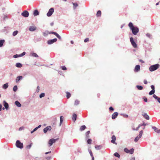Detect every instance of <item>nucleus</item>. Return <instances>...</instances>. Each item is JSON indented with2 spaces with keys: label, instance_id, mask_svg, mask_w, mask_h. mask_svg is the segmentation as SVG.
Segmentation results:
<instances>
[{
  "label": "nucleus",
  "instance_id": "31",
  "mask_svg": "<svg viewBox=\"0 0 160 160\" xmlns=\"http://www.w3.org/2000/svg\"><path fill=\"white\" fill-rule=\"evenodd\" d=\"M4 40H0V47H1L2 46L3 43L4 42Z\"/></svg>",
  "mask_w": 160,
  "mask_h": 160
},
{
  "label": "nucleus",
  "instance_id": "61",
  "mask_svg": "<svg viewBox=\"0 0 160 160\" xmlns=\"http://www.w3.org/2000/svg\"><path fill=\"white\" fill-rule=\"evenodd\" d=\"M99 146H98L97 147L96 146L95 148L97 149H99Z\"/></svg>",
  "mask_w": 160,
  "mask_h": 160
},
{
  "label": "nucleus",
  "instance_id": "60",
  "mask_svg": "<svg viewBox=\"0 0 160 160\" xmlns=\"http://www.w3.org/2000/svg\"><path fill=\"white\" fill-rule=\"evenodd\" d=\"M2 105L1 104H0V111L2 110Z\"/></svg>",
  "mask_w": 160,
  "mask_h": 160
},
{
  "label": "nucleus",
  "instance_id": "9",
  "mask_svg": "<svg viewBox=\"0 0 160 160\" xmlns=\"http://www.w3.org/2000/svg\"><path fill=\"white\" fill-rule=\"evenodd\" d=\"M22 15L25 17H27L29 16V13L27 11H24L21 14Z\"/></svg>",
  "mask_w": 160,
  "mask_h": 160
},
{
  "label": "nucleus",
  "instance_id": "22",
  "mask_svg": "<svg viewBox=\"0 0 160 160\" xmlns=\"http://www.w3.org/2000/svg\"><path fill=\"white\" fill-rule=\"evenodd\" d=\"M38 11L37 10L34 11L33 12V14L35 16H36L39 15Z\"/></svg>",
  "mask_w": 160,
  "mask_h": 160
},
{
  "label": "nucleus",
  "instance_id": "13",
  "mask_svg": "<svg viewBox=\"0 0 160 160\" xmlns=\"http://www.w3.org/2000/svg\"><path fill=\"white\" fill-rule=\"evenodd\" d=\"M118 113L117 112H114L112 115V119H115L118 116Z\"/></svg>",
  "mask_w": 160,
  "mask_h": 160
},
{
  "label": "nucleus",
  "instance_id": "19",
  "mask_svg": "<svg viewBox=\"0 0 160 160\" xmlns=\"http://www.w3.org/2000/svg\"><path fill=\"white\" fill-rule=\"evenodd\" d=\"M22 76H19L17 77V78L16 80V82H18L19 80L22 79Z\"/></svg>",
  "mask_w": 160,
  "mask_h": 160
},
{
  "label": "nucleus",
  "instance_id": "62",
  "mask_svg": "<svg viewBox=\"0 0 160 160\" xmlns=\"http://www.w3.org/2000/svg\"><path fill=\"white\" fill-rule=\"evenodd\" d=\"M51 152V151L46 152L45 153V154H48V153H50Z\"/></svg>",
  "mask_w": 160,
  "mask_h": 160
},
{
  "label": "nucleus",
  "instance_id": "58",
  "mask_svg": "<svg viewBox=\"0 0 160 160\" xmlns=\"http://www.w3.org/2000/svg\"><path fill=\"white\" fill-rule=\"evenodd\" d=\"M157 100L158 102L160 103V98H158Z\"/></svg>",
  "mask_w": 160,
  "mask_h": 160
},
{
  "label": "nucleus",
  "instance_id": "33",
  "mask_svg": "<svg viewBox=\"0 0 160 160\" xmlns=\"http://www.w3.org/2000/svg\"><path fill=\"white\" fill-rule=\"evenodd\" d=\"M155 92V90H152L149 92V94L150 95H152Z\"/></svg>",
  "mask_w": 160,
  "mask_h": 160
},
{
  "label": "nucleus",
  "instance_id": "28",
  "mask_svg": "<svg viewBox=\"0 0 160 160\" xmlns=\"http://www.w3.org/2000/svg\"><path fill=\"white\" fill-rule=\"evenodd\" d=\"M86 129V126L85 125H82L81 127L80 128V130H84Z\"/></svg>",
  "mask_w": 160,
  "mask_h": 160
},
{
  "label": "nucleus",
  "instance_id": "43",
  "mask_svg": "<svg viewBox=\"0 0 160 160\" xmlns=\"http://www.w3.org/2000/svg\"><path fill=\"white\" fill-rule=\"evenodd\" d=\"M41 126V125H39L38 127H37L35 128H34L33 130H37L38 128L40 127Z\"/></svg>",
  "mask_w": 160,
  "mask_h": 160
},
{
  "label": "nucleus",
  "instance_id": "52",
  "mask_svg": "<svg viewBox=\"0 0 160 160\" xmlns=\"http://www.w3.org/2000/svg\"><path fill=\"white\" fill-rule=\"evenodd\" d=\"M145 102H147V99L146 97H144L143 98Z\"/></svg>",
  "mask_w": 160,
  "mask_h": 160
},
{
  "label": "nucleus",
  "instance_id": "26",
  "mask_svg": "<svg viewBox=\"0 0 160 160\" xmlns=\"http://www.w3.org/2000/svg\"><path fill=\"white\" fill-rule=\"evenodd\" d=\"M67 93V99H68L71 97V94L70 92H66Z\"/></svg>",
  "mask_w": 160,
  "mask_h": 160
},
{
  "label": "nucleus",
  "instance_id": "30",
  "mask_svg": "<svg viewBox=\"0 0 160 160\" xmlns=\"http://www.w3.org/2000/svg\"><path fill=\"white\" fill-rule=\"evenodd\" d=\"M51 127L50 126H48L45 128L43 130H51Z\"/></svg>",
  "mask_w": 160,
  "mask_h": 160
},
{
  "label": "nucleus",
  "instance_id": "10",
  "mask_svg": "<svg viewBox=\"0 0 160 160\" xmlns=\"http://www.w3.org/2000/svg\"><path fill=\"white\" fill-rule=\"evenodd\" d=\"M145 124H140L138 127L137 129V130L139 129H145Z\"/></svg>",
  "mask_w": 160,
  "mask_h": 160
},
{
  "label": "nucleus",
  "instance_id": "15",
  "mask_svg": "<svg viewBox=\"0 0 160 160\" xmlns=\"http://www.w3.org/2000/svg\"><path fill=\"white\" fill-rule=\"evenodd\" d=\"M140 66L138 65H136L134 71L135 72H138L140 70Z\"/></svg>",
  "mask_w": 160,
  "mask_h": 160
},
{
  "label": "nucleus",
  "instance_id": "8",
  "mask_svg": "<svg viewBox=\"0 0 160 160\" xmlns=\"http://www.w3.org/2000/svg\"><path fill=\"white\" fill-rule=\"evenodd\" d=\"M58 139V138L56 139H54L53 138L50 139L48 142V144L49 145V146H52V144L53 143H55L56 141H57Z\"/></svg>",
  "mask_w": 160,
  "mask_h": 160
},
{
  "label": "nucleus",
  "instance_id": "56",
  "mask_svg": "<svg viewBox=\"0 0 160 160\" xmlns=\"http://www.w3.org/2000/svg\"><path fill=\"white\" fill-rule=\"evenodd\" d=\"M146 35L147 37H150V36H151V35L149 33H147V34H146Z\"/></svg>",
  "mask_w": 160,
  "mask_h": 160
},
{
  "label": "nucleus",
  "instance_id": "6",
  "mask_svg": "<svg viewBox=\"0 0 160 160\" xmlns=\"http://www.w3.org/2000/svg\"><path fill=\"white\" fill-rule=\"evenodd\" d=\"M130 40L133 47L135 48H136L137 46L136 42L134 41L133 38L132 37H131L130 38Z\"/></svg>",
  "mask_w": 160,
  "mask_h": 160
},
{
  "label": "nucleus",
  "instance_id": "14",
  "mask_svg": "<svg viewBox=\"0 0 160 160\" xmlns=\"http://www.w3.org/2000/svg\"><path fill=\"white\" fill-rule=\"evenodd\" d=\"M36 29V27L33 26H30L29 28V30L30 31H33Z\"/></svg>",
  "mask_w": 160,
  "mask_h": 160
},
{
  "label": "nucleus",
  "instance_id": "34",
  "mask_svg": "<svg viewBox=\"0 0 160 160\" xmlns=\"http://www.w3.org/2000/svg\"><path fill=\"white\" fill-rule=\"evenodd\" d=\"M92 140L90 139H89L87 140V143L88 144H90L92 143Z\"/></svg>",
  "mask_w": 160,
  "mask_h": 160
},
{
  "label": "nucleus",
  "instance_id": "38",
  "mask_svg": "<svg viewBox=\"0 0 160 160\" xmlns=\"http://www.w3.org/2000/svg\"><path fill=\"white\" fill-rule=\"evenodd\" d=\"M17 86H15L13 87V91H14V92H16V91H17Z\"/></svg>",
  "mask_w": 160,
  "mask_h": 160
},
{
  "label": "nucleus",
  "instance_id": "29",
  "mask_svg": "<svg viewBox=\"0 0 160 160\" xmlns=\"http://www.w3.org/2000/svg\"><path fill=\"white\" fill-rule=\"evenodd\" d=\"M60 125H61L63 121V117L62 116H61L60 117Z\"/></svg>",
  "mask_w": 160,
  "mask_h": 160
},
{
  "label": "nucleus",
  "instance_id": "2",
  "mask_svg": "<svg viewBox=\"0 0 160 160\" xmlns=\"http://www.w3.org/2000/svg\"><path fill=\"white\" fill-rule=\"evenodd\" d=\"M159 64H156L152 65L149 67V70L151 72L153 71L158 69L159 68Z\"/></svg>",
  "mask_w": 160,
  "mask_h": 160
},
{
  "label": "nucleus",
  "instance_id": "17",
  "mask_svg": "<svg viewBox=\"0 0 160 160\" xmlns=\"http://www.w3.org/2000/svg\"><path fill=\"white\" fill-rule=\"evenodd\" d=\"M142 116L146 118V119L148 120L149 119V116L146 113H144L142 114Z\"/></svg>",
  "mask_w": 160,
  "mask_h": 160
},
{
  "label": "nucleus",
  "instance_id": "23",
  "mask_svg": "<svg viewBox=\"0 0 160 160\" xmlns=\"http://www.w3.org/2000/svg\"><path fill=\"white\" fill-rule=\"evenodd\" d=\"M16 66L18 68H20L22 67V65L21 63L18 62L16 64Z\"/></svg>",
  "mask_w": 160,
  "mask_h": 160
},
{
  "label": "nucleus",
  "instance_id": "45",
  "mask_svg": "<svg viewBox=\"0 0 160 160\" xmlns=\"http://www.w3.org/2000/svg\"><path fill=\"white\" fill-rule=\"evenodd\" d=\"M89 40V39L88 38H86V39H84V42H88Z\"/></svg>",
  "mask_w": 160,
  "mask_h": 160
},
{
  "label": "nucleus",
  "instance_id": "46",
  "mask_svg": "<svg viewBox=\"0 0 160 160\" xmlns=\"http://www.w3.org/2000/svg\"><path fill=\"white\" fill-rule=\"evenodd\" d=\"M62 68L63 70H65L67 69L64 66H62Z\"/></svg>",
  "mask_w": 160,
  "mask_h": 160
},
{
  "label": "nucleus",
  "instance_id": "3",
  "mask_svg": "<svg viewBox=\"0 0 160 160\" xmlns=\"http://www.w3.org/2000/svg\"><path fill=\"white\" fill-rule=\"evenodd\" d=\"M16 145L17 147L20 148H23V143L19 140H17L16 141Z\"/></svg>",
  "mask_w": 160,
  "mask_h": 160
},
{
  "label": "nucleus",
  "instance_id": "47",
  "mask_svg": "<svg viewBox=\"0 0 160 160\" xmlns=\"http://www.w3.org/2000/svg\"><path fill=\"white\" fill-rule=\"evenodd\" d=\"M153 97L155 98V99H157L158 98V97L156 95H155V94H154L153 95Z\"/></svg>",
  "mask_w": 160,
  "mask_h": 160
},
{
  "label": "nucleus",
  "instance_id": "41",
  "mask_svg": "<svg viewBox=\"0 0 160 160\" xmlns=\"http://www.w3.org/2000/svg\"><path fill=\"white\" fill-rule=\"evenodd\" d=\"M25 54V52H23L22 54H19V57H22V56L24 55Z\"/></svg>",
  "mask_w": 160,
  "mask_h": 160
},
{
  "label": "nucleus",
  "instance_id": "32",
  "mask_svg": "<svg viewBox=\"0 0 160 160\" xmlns=\"http://www.w3.org/2000/svg\"><path fill=\"white\" fill-rule=\"evenodd\" d=\"M114 155L115 156L117 157L118 158H120V156L119 154H118V152L115 153H114Z\"/></svg>",
  "mask_w": 160,
  "mask_h": 160
},
{
  "label": "nucleus",
  "instance_id": "21",
  "mask_svg": "<svg viewBox=\"0 0 160 160\" xmlns=\"http://www.w3.org/2000/svg\"><path fill=\"white\" fill-rule=\"evenodd\" d=\"M15 104L18 107H21V104L18 101H16L15 102Z\"/></svg>",
  "mask_w": 160,
  "mask_h": 160
},
{
  "label": "nucleus",
  "instance_id": "20",
  "mask_svg": "<svg viewBox=\"0 0 160 160\" xmlns=\"http://www.w3.org/2000/svg\"><path fill=\"white\" fill-rule=\"evenodd\" d=\"M77 115L75 114H73L72 116V120L75 122L76 120Z\"/></svg>",
  "mask_w": 160,
  "mask_h": 160
},
{
  "label": "nucleus",
  "instance_id": "24",
  "mask_svg": "<svg viewBox=\"0 0 160 160\" xmlns=\"http://www.w3.org/2000/svg\"><path fill=\"white\" fill-rule=\"evenodd\" d=\"M101 15V12L100 10L98 11L96 14V16L97 17H100Z\"/></svg>",
  "mask_w": 160,
  "mask_h": 160
},
{
  "label": "nucleus",
  "instance_id": "27",
  "mask_svg": "<svg viewBox=\"0 0 160 160\" xmlns=\"http://www.w3.org/2000/svg\"><path fill=\"white\" fill-rule=\"evenodd\" d=\"M137 88L139 90H141L143 89V87L141 86L137 85L136 86Z\"/></svg>",
  "mask_w": 160,
  "mask_h": 160
},
{
  "label": "nucleus",
  "instance_id": "7",
  "mask_svg": "<svg viewBox=\"0 0 160 160\" xmlns=\"http://www.w3.org/2000/svg\"><path fill=\"white\" fill-rule=\"evenodd\" d=\"M54 10L53 8H51L48 12L47 13V16L48 17H50L52 15L53 13L54 12Z\"/></svg>",
  "mask_w": 160,
  "mask_h": 160
},
{
  "label": "nucleus",
  "instance_id": "12",
  "mask_svg": "<svg viewBox=\"0 0 160 160\" xmlns=\"http://www.w3.org/2000/svg\"><path fill=\"white\" fill-rule=\"evenodd\" d=\"M49 34H52L55 35L59 39H61V37L57 33L53 32H49Z\"/></svg>",
  "mask_w": 160,
  "mask_h": 160
},
{
  "label": "nucleus",
  "instance_id": "1",
  "mask_svg": "<svg viewBox=\"0 0 160 160\" xmlns=\"http://www.w3.org/2000/svg\"><path fill=\"white\" fill-rule=\"evenodd\" d=\"M128 26L132 30V33L134 35H136L139 32L138 28L137 27H134L132 23L131 22L129 23Z\"/></svg>",
  "mask_w": 160,
  "mask_h": 160
},
{
  "label": "nucleus",
  "instance_id": "57",
  "mask_svg": "<svg viewBox=\"0 0 160 160\" xmlns=\"http://www.w3.org/2000/svg\"><path fill=\"white\" fill-rule=\"evenodd\" d=\"M24 129V127H21L19 128V130H22V129Z\"/></svg>",
  "mask_w": 160,
  "mask_h": 160
},
{
  "label": "nucleus",
  "instance_id": "54",
  "mask_svg": "<svg viewBox=\"0 0 160 160\" xmlns=\"http://www.w3.org/2000/svg\"><path fill=\"white\" fill-rule=\"evenodd\" d=\"M89 153H90V155L91 156V157H92L93 156V155H92V152L90 150L89 151Z\"/></svg>",
  "mask_w": 160,
  "mask_h": 160
},
{
  "label": "nucleus",
  "instance_id": "55",
  "mask_svg": "<svg viewBox=\"0 0 160 160\" xmlns=\"http://www.w3.org/2000/svg\"><path fill=\"white\" fill-rule=\"evenodd\" d=\"M144 83L145 84H147L148 83V82L146 80H145L144 81Z\"/></svg>",
  "mask_w": 160,
  "mask_h": 160
},
{
  "label": "nucleus",
  "instance_id": "39",
  "mask_svg": "<svg viewBox=\"0 0 160 160\" xmlns=\"http://www.w3.org/2000/svg\"><path fill=\"white\" fill-rule=\"evenodd\" d=\"M32 55L33 56H34V57H38V55L35 53H32Z\"/></svg>",
  "mask_w": 160,
  "mask_h": 160
},
{
  "label": "nucleus",
  "instance_id": "42",
  "mask_svg": "<svg viewBox=\"0 0 160 160\" xmlns=\"http://www.w3.org/2000/svg\"><path fill=\"white\" fill-rule=\"evenodd\" d=\"M155 132H153L154 134H159L160 133V131H154Z\"/></svg>",
  "mask_w": 160,
  "mask_h": 160
},
{
  "label": "nucleus",
  "instance_id": "63",
  "mask_svg": "<svg viewBox=\"0 0 160 160\" xmlns=\"http://www.w3.org/2000/svg\"><path fill=\"white\" fill-rule=\"evenodd\" d=\"M87 134H89L90 133V132L89 131H88V132H86Z\"/></svg>",
  "mask_w": 160,
  "mask_h": 160
},
{
  "label": "nucleus",
  "instance_id": "50",
  "mask_svg": "<svg viewBox=\"0 0 160 160\" xmlns=\"http://www.w3.org/2000/svg\"><path fill=\"white\" fill-rule=\"evenodd\" d=\"M151 88H152V90H155V87H154V85H152L151 86Z\"/></svg>",
  "mask_w": 160,
  "mask_h": 160
},
{
  "label": "nucleus",
  "instance_id": "25",
  "mask_svg": "<svg viewBox=\"0 0 160 160\" xmlns=\"http://www.w3.org/2000/svg\"><path fill=\"white\" fill-rule=\"evenodd\" d=\"M8 87V83H7L4 84L2 86V88L4 89H6Z\"/></svg>",
  "mask_w": 160,
  "mask_h": 160
},
{
  "label": "nucleus",
  "instance_id": "35",
  "mask_svg": "<svg viewBox=\"0 0 160 160\" xmlns=\"http://www.w3.org/2000/svg\"><path fill=\"white\" fill-rule=\"evenodd\" d=\"M79 101L76 100L75 101L74 104L75 105H78L79 104Z\"/></svg>",
  "mask_w": 160,
  "mask_h": 160
},
{
  "label": "nucleus",
  "instance_id": "51",
  "mask_svg": "<svg viewBox=\"0 0 160 160\" xmlns=\"http://www.w3.org/2000/svg\"><path fill=\"white\" fill-rule=\"evenodd\" d=\"M73 4L74 6L75 7H76L78 6V4L76 3H73Z\"/></svg>",
  "mask_w": 160,
  "mask_h": 160
},
{
  "label": "nucleus",
  "instance_id": "4",
  "mask_svg": "<svg viewBox=\"0 0 160 160\" xmlns=\"http://www.w3.org/2000/svg\"><path fill=\"white\" fill-rule=\"evenodd\" d=\"M143 133V131H141L139 132V134L138 136H137L134 139V142H137L139 139L140 138L142 137Z\"/></svg>",
  "mask_w": 160,
  "mask_h": 160
},
{
  "label": "nucleus",
  "instance_id": "16",
  "mask_svg": "<svg viewBox=\"0 0 160 160\" xmlns=\"http://www.w3.org/2000/svg\"><path fill=\"white\" fill-rule=\"evenodd\" d=\"M112 140L111 142L113 143H115V140H116V137L114 135H113L112 137Z\"/></svg>",
  "mask_w": 160,
  "mask_h": 160
},
{
  "label": "nucleus",
  "instance_id": "18",
  "mask_svg": "<svg viewBox=\"0 0 160 160\" xmlns=\"http://www.w3.org/2000/svg\"><path fill=\"white\" fill-rule=\"evenodd\" d=\"M3 104L5 108L7 109L8 108V104L5 101H3Z\"/></svg>",
  "mask_w": 160,
  "mask_h": 160
},
{
  "label": "nucleus",
  "instance_id": "11",
  "mask_svg": "<svg viewBox=\"0 0 160 160\" xmlns=\"http://www.w3.org/2000/svg\"><path fill=\"white\" fill-rule=\"evenodd\" d=\"M57 41V38H54L53 39L50 40H48V44H51Z\"/></svg>",
  "mask_w": 160,
  "mask_h": 160
},
{
  "label": "nucleus",
  "instance_id": "36",
  "mask_svg": "<svg viewBox=\"0 0 160 160\" xmlns=\"http://www.w3.org/2000/svg\"><path fill=\"white\" fill-rule=\"evenodd\" d=\"M18 31H14L12 33V35L13 36L16 35L18 33Z\"/></svg>",
  "mask_w": 160,
  "mask_h": 160
},
{
  "label": "nucleus",
  "instance_id": "5",
  "mask_svg": "<svg viewBox=\"0 0 160 160\" xmlns=\"http://www.w3.org/2000/svg\"><path fill=\"white\" fill-rule=\"evenodd\" d=\"M125 152L127 153H129L130 154H132L134 152V150L133 148H131L130 150H128L127 148H125L124 149Z\"/></svg>",
  "mask_w": 160,
  "mask_h": 160
},
{
  "label": "nucleus",
  "instance_id": "44",
  "mask_svg": "<svg viewBox=\"0 0 160 160\" xmlns=\"http://www.w3.org/2000/svg\"><path fill=\"white\" fill-rule=\"evenodd\" d=\"M109 110L111 112L114 110V108L112 107H110L109 108Z\"/></svg>",
  "mask_w": 160,
  "mask_h": 160
},
{
  "label": "nucleus",
  "instance_id": "48",
  "mask_svg": "<svg viewBox=\"0 0 160 160\" xmlns=\"http://www.w3.org/2000/svg\"><path fill=\"white\" fill-rule=\"evenodd\" d=\"M19 57V55H18V54H16V55H14L13 56V57L14 58H18V57Z\"/></svg>",
  "mask_w": 160,
  "mask_h": 160
},
{
  "label": "nucleus",
  "instance_id": "37",
  "mask_svg": "<svg viewBox=\"0 0 160 160\" xmlns=\"http://www.w3.org/2000/svg\"><path fill=\"white\" fill-rule=\"evenodd\" d=\"M45 95L44 93H42L40 95L39 97L40 98L44 97Z\"/></svg>",
  "mask_w": 160,
  "mask_h": 160
},
{
  "label": "nucleus",
  "instance_id": "53",
  "mask_svg": "<svg viewBox=\"0 0 160 160\" xmlns=\"http://www.w3.org/2000/svg\"><path fill=\"white\" fill-rule=\"evenodd\" d=\"M89 134H87V133H86V136L87 138H88L89 137Z\"/></svg>",
  "mask_w": 160,
  "mask_h": 160
},
{
  "label": "nucleus",
  "instance_id": "40",
  "mask_svg": "<svg viewBox=\"0 0 160 160\" xmlns=\"http://www.w3.org/2000/svg\"><path fill=\"white\" fill-rule=\"evenodd\" d=\"M32 145V143H31L30 145L27 146V147H26L27 148H28V149H30L31 148Z\"/></svg>",
  "mask_w": 160,
  "mask_h": 160
},
{
  "label": "nucleus",
  "instance_id": "59",
  "mask_svg": "<svg viewBox=\"0 0 160 160\" xmlns=\"http://www.w3.org/2000/svg\"><path fill=\"white\" fill-rule=\"evenodd\" d=\"M139 61L140 62H142V63H144V62L142 60H141V59L139 60Z\"/></svg>",
  "mask_w": 160,
  "mask_h": 160
},
{
  "label": "nucleus",
  "instance_id": "49",
  "mask_svg": "<svg viewBox=\"0 0 160 160\" xmlns=\"http://www.w3.org/2000/svg\"><path fill=\"white\" fill-rule=\"evenodd\" d=\"M152 129H153L154 130H156L158 129V128L154 126H152Z\"/></svg>",
  "mask_w": 160,
  "mask_h": 160
},
{
  "label": "nucleus",
  "instance_id": "64",
  "mask_svg": "<svg viewBox=\"0 0 160 160\" xmlns=\"http://www.w3.org/2000/svg\"><path fill=\"white\" fill-rule=\"evenodd\" d=\"M135 158H132L131 160H135Z\"/></svg>",
  "mask_w": 160,
  "mask_h": 160
}]
</instances>
